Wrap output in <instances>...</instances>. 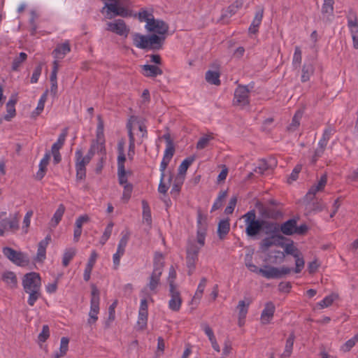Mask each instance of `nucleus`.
Listing matches in <instances>:
<instances>
[{"label":"nucleus","instance_id":"7ed1b4c3","mask_svg":"<svg viewBox=\"0 0 358 358\" xmlns=\"http://www.w3.org/2000/svg\"><path fill=\"white\" fill-rule=\"evenodd\" d=\"M133 44L140 49H155L159 50L164 41L163 36H158L157 34L143 35L139 33L132 34Z\"/></svg>","mask_w":358,"mask_h":358},{"label":"nucleus","instance_id":"e433bc0d","mask_svg":"<svg viewBox=\"0 0 358 358\" xmlns=\"http://www.w3.org/2000/svg\"><path fill=\"white\" fill-rule=\"evenodd\" d=\"M230 230L229 220L225 219L221 220L218 224L217 234L220 239H222L229 233Z\"/></svg>","mask_w":358,"mask_h":358},{"label":"nucleus","instance_id":"a18cd8bd","mask_svg":"<svg viewBox=\"0 0 358 358\" xmlns=\"http://www.w3.org/2000/svg\"><path fill=\"white\" fill-rule=\"evenodd\" d=\"M122 236L118 243L117 251L118 253L124 254L125 248L127 245L129 238V234L128 232H126L124 234H123V232L122 233Z\"/></svg>","mask_w":358,"mask_h":358},{"label":"nucleus","instance_id":"f3484780","mask_svg":"<svg viewBox=\"0 0 358 358\" xmlns=\"http://www.w3.org/2000/svg\"><path fill=\"white\" fill-rule=\"evenodd\" d=\"M275 310L274 304L272 302H267L261 314V322L264 324L269 323L273 317Z\"/></svg>","mask_w":358,"mask_h":358},{"label":"nucleus","instance_id":"c85d7f7f","mask_svg":"<svg viewBox=\"0 0 358 358\" xmlns=\"http://www.w3.org/2000/svg\"><path fill=\"white\" fill-rule=\"evenodd\" d=\"M17 99L12 96L6 103V114L4 115L3 119L6 121H10L16 115L15 104Z\"/></svg>","mask_w":358,"mask_h":358},{"label":"nucleus","instance_id":"1a4fd4ad","mask_svg":"<svg viewBox=\"0 0 358 358\" xmlns=\"http://www.w3.org/2000/svg\"><path fill=\"white\" fill-rule=\"evenodd\" d=\"M250 90L245 85H238L234 91L233 103L235 106H245L250 103Z\"/></svg>","mask_w":358,"mask_h":358},{"label":"nucleus","instance_id":"c9c22d12","mask_svg":"<svg viewBox=\"0 0 358 358\" xmlns=\"http://www.w3.org/2000/svg\"><path fill=\"white\" fill-rule=\"evenodd\" d=\"M336 129L334 127L331 125H327V127L324 129L322 136L319 141V144H323L324 145H327V143L331 136L335 134Z\"/></svg>","mask_w":358,"mask_h":358},{"label":"nucleus","instance_id":"6e6552de","mask_svg":"<svg viewBox=\"0 0 358 358\" xmlns=\"http://www.w3.org/2000/svg\"><path fill=\"white\" fill-rule=\"evenodd\" d=\"M75 159L76 178L78 180H83L86 176V166L90 162V160L88 157L83 156L81 150H77L76 151Z\"/></svg>","mask_w":358,"mask_h":358},{"label":"nucleus","instance_id":"2f4dec72","mask_svg":"<svg viewBox=\"0 0 358 358\" xmlns=\"http://www.w3.org/2000/svg\"><path fill=\"white\" fill-rule=\"evenodd\" d=\"M315 71V67L313 64L310 62H306L302 67V74L301 77V80L302 83H306L308 81L313 75Z\"/></svg>","mask_w":358,"mask_h":358},{"label":"nucleus","instance_id":"72a5a7b5","mask_svg":"<svg viewBox=\"0 0 358 358\" xmlns=\"http://www.w3.org/2000/svg\"><path fill=\"white\" fill-rule=\"evenodd\" d=\"M327 176L323 175L321 176L320 180L317 185H313L308 190L306 196L311 198V196L315 195V194L320 191H322L327 184Z\"/></svg>","mask_w":358,"mask_h":358},{"label":"nucleus","instance_id":"7c9ffc66","mask_svg":"<svg viewBox=\"0 0 358 358\" xmlns=\"http://www.w3.org/2000/svg\"><path fill=\"white\" fill-rule=\"evenodd\" d=\"M50 159V153L49 152H45L43 157L41 159L39 163V169L36 173V178L38 180H41L45 175L47 166Z\"/></svg>","mask_w":358,"mask_h":358},{"label":"nucleus","instance_id":"0e129e2a","mask_svg":"<svg viewBox=\"0 0 358 358\" xmlns=\"http://www.w3.org/2000/svg\"><path fill=\"white\" fill-rule=\"evenodd\" d=\"M294 258H295V265H296L295 268H294V272L296 273H299L303 268L304 265H305V262H304V259H303L301 254L298 255V257H294Z\"/></svg>","mask_w":358,"mask_h":358},{"label":"nucleus","instance_id":"864d4df0","mask_svg":"<svg viewBox=\"0 0 358 358\" xmlns=\"http://www.w3.org/2000/svg\"><path fill=\"white\" fill-rule=\"evenodd\" d=\"M336 295L335 294H330L327 296H325L321 301H320L317 305L321 308H324L330 306L334 301L336 299Z\"/></svg>","mask_w":358,"mask_h":358},{"label":"nucleus","instance_id":"49530a36","mask_svg":"<svg viewBox=\"0 0 358 358\" xmlns=\"http://www.w3.org/2000/svg\"><path fill=\"white\" fill-rule=\"evenodd\" d=\"M66 136L67 132L66 131H64L62 133H61L57 141L52 145L51 150L59 151L65 143Z\"/></svg>","mask_w":358,"mask_h":358},{"label":"nucleus","instance_id":"4d7b16f0","mask_svg":"<svg viewBox=\"0 0 358 358\" xmlns=\"http://www.w3.org/2000/svg\"><path fill=\"white\" fill-rule=\"evenodd\" d=\"M294 345V338L293 337H289V338L286 341L285 348L282 354V357H290L292 352V348Z\"/></svg>","mask_w":358,"mask_h":358},{"label":"nucleus","instance_id":"393cba45","mask_svg":"<svg viewBox=\"0 0 358 358\" xmlns=\"http://www.w3.org/2000/svg\"><path fill=\"white\" fill-rule=\"evenodd\" d=\"M1 280L10 289H15L17 287V278L13 271H6L1 275Z\"/></svg>","mask_w":358,"mask_h":358},{"label":"nucleus","instance_id":"de8ad7c7","mask_svg":"<svg viewBox=\"0 0 358 358\" xmlns=\"http://www.w3.org/2000/svg\"><path fill=\"white\" fill-rule=\"evenodd\" d=\"M249 305H250V302L246 303L243 300H241L238 302L237 308L239 310V313H238L239 320L245 319V317H246V315L248 313Z\"/></svg>","mask_w":358,"mask_h":358},{"label":"nucleus","instance_id":"0eeeda50","mask_svg":"<svg viewBox=\"0 0 358 358\" xmlns=\"http://www.w3.org/2000/svg\"><path fill=\"white\" fill-rule=\"evenodd\" d=\"M3 254L10 262L19 266H24L29 263L27 256L22 252H18L14 249L5 247L3 248Z\"/></svg>","mask_w":358,"mask_h":358},{"label":"nucleus","instance_id":"bf43d9fd","mask_svg":"<svg viewBox=\"0 0 358 358\" xmlns=\"http://www.w3.org/2000/svg\"><path fill=\"white\" fill-rule=\"evenodd\" d=\"M138 17L141 22H146V24L154 19L153 15L146 10H141L138 14Z\"/></svg>","mask_w":358,"mask_h":358},{"label":"nucleus","instance_id":"4c0bfd02","mask_svg":"<svg viewBox=\"0 0 358 358\" xmlns=\"http://www.w3.org/2000/svg\"><path fill=\"white\" fill-rule=\"evenodd\" d=\"M220 74L217 71H208L206 73V80L211 84L215 85H220Z\"/></svg>","mask_w":358,"mask_h":358},{"label":"nucleus","instance_id":"f704fd0d","mask_svg":"<svg viewBox=\"0 0 358 358\" xmlns=\"http://www.w3.org/2000/svg\"><path fill=\"white\" fill-rule=\"evenodd\" d=\"M195 157L194 156L185 158L178 167V178H182L184 180V176L185 175L189 166L194 162Z\"/></svg>","mask_w":358,"mask_h":358},{"label":"nucleus","instance_id":"412c9836","mask_svg":"<svg viewBox=\"0 0 358 358\" xmlns=\"http://www.w3.org/2000/svg\"><path fill=\"white\" fill-rule=\"evenodd\" d=\"M19 228L16 218L12 220L3 219L0 221V236H3L6 230H17Z\"/></svg>","mask_w":358,"mask_h":358},{"label":"nucleus","instance_id":"8fccbe9b","mask_svg":"<svg viewBox=\"0 0 358 358\" xmlns=\"http://www.w3.org/2000/svg\"><path fill=\"white\" fill-rule=\"evenodd\" d=\"M98 124L96 128V141H105L104 134H103V122L101 117L99 115L97 117Z\"/></svg>","mask_w":358,"mask_h":358},{"label":"nucleus","instance_id":"680f3d73","mask_svg":"<svg viewBox=\"0 0 358 358\" xmlns=\"http://www.w3.org/2000/svg\"><path fill=\"white\" fill-rule=\"evenodd\" d=\"M237 11L236 10V7L232 6L231 4L225 10H223L221 15V20H224L227 18L231 17L234 15Z\"/></svg>","mask_w":358,"mask_h":358},{"label":"nucleus","instance_id":"052dcab7","mask_svg":"<svg viewBox=\"0 0 358 358\" xmlns=\"http://www.w3.org/2000/svg\"><path fill=\"white\" fill-rule=\"evenodd\" d=\"M358 341V337H352L347 341L341 348V350L346 352L350 351Z\"/></svg>","mask_w":358,"mask_h":358},{"label":"nucleus","instance_id":"bb28decb","mask_svg":"<svg viewBox=\"0 0 358 358\" xmlns=\"http://www.w3.org/2000/svg\"><path fill=\"white\" fill-rule=\"evenodd\" d=\"M142 73L145 77L155 78L157 76L162 75L163 71L159 67L155 65L145 64L142 66Z\"/></svg>","mask_w":358,"mask_h":358},{"label":"nucleus","instance_id":"f257e3e1","mask_svg":"<svg viewBox=\"0 0 358 358\" xmlns=\"http://www.w3.org/2000/svg\"><path fill=\"white\" fill-rule=\"evenodd\" d=\"M196 242L189 241L186 248V264L188 268V275H192L199 259V253L201 248L205 245L207 231L206 218L201 213L197 217Z\"/></svg>","mask_w":358,"mask_h":358},{"label":"nucleus","instance_id":"6e6d98bb","mask_svg":"<svg viewBox=\"0 0 358 358\" xmlns=\"http://www.w3.org/2000/svg\"><path fill=\"white\" fill-rule=\"evenodd\" d=\"M164 178H162V176H160V182L158 187V191L161 194H166L169 188V185L172 180V176H170L168 180V183L166 184L164 181Z\"/></svg>","mask_w":358,"mask_h":358},{"label":"nucleus","instance_id":"3c124183","mask_svg":"<svg viewBox=\"0 0 358 358\" xmlns=\"http://www.w3.org/2000/svg\"><path fill=\"white\" fill-rule=\"evenodd\" d=\"M69 339L68 337H62L60 343L59 352H57L55 355H59V357H64L69 349Z\"/></svg>","mask_w":358,"mask_h":358},{"label":"nucleus","instance_id":"a19ab883","mask_svg":"<svg viewBox=\"0 0 358 358\" xmlns=\"http://www.w3.org/2000/svg\"><path fill=\"white\" fill-rule=\"evenodd\" d=\"M64 206L63 204H60L57 210L55 212L51 220V223L53 227H56L59 223L64 215Z\"/></svg>","mask_w":358,"mask_h":358},{"label":"nucleus","instance_id":"603ef678","mask_svg":"<svg viewBox=\"0 0 358 358\" xmlns=\"http://www.w3.org/2000/svg\"><path fill=\"white\" fill-rule=\"evenodd\" d=\"M27 58V55L25 52H20L19 56L15 57L12 64V69L13 71H17L20 64L24 62Z\"/></svg>","mask_w":358,"mask_h":358},{"label":"nucleus","instance_id":"5701e85b","mask_svg":"<svg viewBox=\"0 0 358 358\" xmlns=\"http://www.w3.org/2000/svg\"><path fill=\"white\" fill-rule=\"evenodd\" d=\"M334 3L324 1L322 6V20L325 22H331L334 18Z\"/></svg>","mask_w":358,"mask_h":358},{"label":"nucleus","instance_id":"13d9d810","mask_svg":"<svg viewBox=\"0 0 358 358\" xmlns=\"http://www.w3.org/2000/svg\"><path fill=\"white\" fill-rule=\"evenodd\" d=\"M123 188H124V190H123V193H122V199L124 201L127 202L131 196V193L133 191V185L131 183L126 184L125 185L123 186Z\"/></svg>","mask_w":358,"mask_h":358},{"label":"nucleus","instance_id":"e2e57ef3","mask_svg":"<svg viewBox=\"0 0 358 358\" xmlns=\"http://www.w3.org/2000/svg\"><path fill=\"white\" fill-rule=\"evenodd\" d=\"M326 148L327 146L323 144H317V148H316L315 153L313 156V163L316 162L317 159L323 155Z\"/></svg>","mask_w":358,"mask_h":358},{"label":"nucleus","instance_id":"4be33fe9","mask_svg":"<svg viewBox=\"0 0 358 358\" xmlns=\"http://www.w3.org/2000/svg\"><path fill=\"white\" fill-rule=\"evenodd\" d=\"M285 238H278L276 236H268L267 237L262 239V241L260 243V247L262 250H266L270 247L273 245L275 246H282L283 243H281L280 241L285 240Z\"/></svg>","mask_w":358,"mask_h":358},{"label":"nucleus","instance_id":"58836bf2","mask_svg":"<svg viewBox=\"0 0 358 358\" xmlns=\"http://www.w3.org/2000/svg\"><path fill=\"white\" fill-rule=\"evenodd\" d=\"M142 208H143V220L148 225H151L152 224V216L151 211L148 203L143 200L142 201Z\"/></svg>","mask_w":358,"mask_h":358},{"label":"nucleus","instance_id":"5fc2aeb1","mask_svg":"<svg viewBox=\"0 0 358 358\" xmlns=\"http://www.w3.org/2000/svg\"><path fill=\"white\" fill-rule=\"evenodd\" d=\"M302 60V52L299 47H296L293 55L292 64L297 68L300 66Z\"/></svg>","mask_w":358,"mask_h":358},{"label":"nucleus","instance_id":"a211bd4d","mask_svg":"<svg viewBox=\"0 0 358 358\" xmlns=\"http://www.w3.org/2000/svg\"><path fill=\"white\" fill-rule=\"evenodd\" d=\"M296 220L289 219L287 221L280 225V233L286 236H291L295 234L296 229Z\"/></svg>","mask_w":358,"mask_h":358},{"label":"nucleus","instance_id":"ddd939ff","mask_svg":"<svg viewBox=\"0 0 358 358\" xmlns=\"http://www.w3.org/2000/svg\"><path fill=\"white\" fill-rule=\"evenodd\" d=\"M259 213L266 219L278 220L283 216L282 208L280 206H262L259 208Z\"/></svg>","mask_w":358,"mask_h":358},{"label":"nucleus","instance_id":"f8f14e48","mask_svg":"<svg viewBox=\"0 0 358 358\" xmlns=\"http://www.w3.org/2000/svg\"><path fill=\"white\" fill-rule=\"evenodd\" d=\"M169 295L171 299L169 301V308L172 311H178L180 309L182 300L180 292L175 285H171Z\"/></svg>","mask_w":358,"mask_h":358},{"label":"nucleus","instance_id":"c756f323","mask_svg":"<svg viewBox=\"0 0 358 358\" xmlns=\"http://www.w3.org/2000/svg\"><path fill=\"white\" fill-rule=\"evenodd\" d=\"M50 240V238L49 236H47L45 238V239H43L39 242L35 261L43 262L45 259L46 248L48 245V242Z\"/></svg>","mask_w":358,"mask_h":358},{"label":"nucleus","instance_id":"9b49d317","mask_svg":"<svg viewBox=\"0 0 358 358\" xmlns=\"http://www.w3.org/2000/svg\"><path fill=\"white\" fill-rule=\"evenodd\" d=\"M106 30L115 33L119 36L127 37L129 33V29L126 25L124 21L121 19L115 20L113 22H108L106 24Z\"/></svg>","mask_w":358,"mask_h":358},{"label":"nucleus","instance_id":"9d476101","mask_svg":"<svg viewBox=\"0 0 358 358\" xmlns=\"http://www.w3.org/2000/svg\"><path fill=\"white\" fill-rule=\"evenodd\" d=\"M145 29L149 32H153L154 34H157L158 36H163L166 38V34L169 31V25L162 20L153 19L148 22L145 24Z\"/></svg>","mask_w":358,"mask_h":358},{"label":"nucleus","instance_id":"37998d69","mask_svg":"<svg viewBox=\"0 0 358 358\" xmlns=\"http://www.w3.org/2000/svg\"><path fill=\"white\" fill-rule=\"evenodd\" d=\"M303 116L301 110H297L292 117V122L288 126L289 131H295L300 124V120Z\"/></svg>","mask_w":358,"mask_h":358},{"label":"nucleus","instance_id":"6ab92c4d","mask_svg":"<svg viewBox=\"0 0 358 358\" xmlns=\"http://www.w3.org/2000/svg\"><path fill=\"white\" fill-rule=\"evenodd\" d=\"M259 274L267 279L280 278L278 268L270 265H264L259 270Z\"/></svg>","mask_w":358,"mask_h":358},{"label":"nucleus","instance_id":"09e8293b","mask_svg":"<svg viewBox=\"0 0 358 358\" xmlns=\"http://www.w3.org/2000/svg\"><path fill=\"white\" fill-rule=\"evenodd\" d=\"M227 193L226 191L220 192L217 199H215L213 206L212 211L220 209L222 206L223 201L226 198Z\"/></svg>","mask_w":358,"mask_h":358},{"label":"nucleus","instance_id":"79ce46f5","mask_svg":"<svg viewBox=\"0 0 358 358\" xmlns=\"http://www.w3.org/2000/svg\"><path fill=\"white\" fill-rule=\"evenodd\" d=\"M206 283L207 279L204 277L202 278L200 280V282L198 285L197 289L192 299V301H196V300L199 301L201 299L203 293L206 286Z\"/></svg>","mask_w":358,"mask_h":358},{"label":"nucleus","instance_id":"2eb2a0df","mask_svg":"<svg viewBox=\"0 0 358 358\" xmlns=\"http://www.w3.org/2000/svg\"><path fill=\"white\" fill-rule=\"evenodd\" d=\"M71 52V45L69 41L66 40L64 43L58 44L55 50L52 51V55L55 60L59 62Z\"/></svg>","mask_w":358,"mask_h":358},{"label":"nucleus","instance_id":"cd10ccee","mask_svg":"<svg viewBox=\"0 0 358 358\" xmlns=\"http://www.w3.org/2000/svg\"><path fill=\"white\" fill-rule=\"evenodd\" d=\"M99 290L94 285H92L90 300V310H93V312H99Z\"/></svg>","mask_w":358,"mask_h":358},{"label":"nucleus","instance_id":"a878e982","mask_svg":"<svg viewBox=\"0 0 358 358\" xmlns=\"http://www.w3.org/2000/svg\"><path fill=\"white\" fill-rule=\"evenodd\" d=\"M97 257L98 255L96 252L95 250L92 251L83 274V278L86 282L89 281L90 279L91 272L96 263Z\"/></svg>","mask_w":358,"mask_h":358},{"label":"nucleus","instance_id":"20e7f679","mask_svg":"<svg viewBox=\"0 0 358 358\" xmlns=\"http://www.w3.org/2000/svg\"><path fill=\"white\" fill-rule=\"evenodd\" d=\"M163 256L161 253H156L154 259V269L150 277L148 288L150 292L157 293V288L160 282V278L162 274L164 266Z\"/></svg>","mask_w":358,"mask_h":358},{"label":"nucleus","instance_id":"39448f33","mask_svg":"<svg viewBox=\"0 0 358 358\" xmlns=\"http://www.w3.org/2000/svg\"><path fill=\"white\" fill-rule=\"evenodd\" d=\"M125 141L121 138L117 143V176L118 181L120 185L124 186L126 184H130L127 182V172L125 171L124 162L126 161V156L124 154Z\"/></svg>","mask_w":358,"mask_h":358},{"label":"nucleus","instance_id":"dca6fc26","mask_svg":"<svg viewBox=\"0 0 358 358\" xmlns=\"http://www.w3.org/2000/svg\"><path fill=\"white\" fill-rule=\"evenodd\" d=\"M348 27L352 38L353 47L358 49V22L355 16H348Z\"/></svg>","mask_w":358,"mask_h":358},{"label":"nucleus","instance_id":"b1692460","mask_svg":"<svg viewBox=\"0 0 358 358\" xmlns=\"http://www.w3.org/2000/svg\"><path fill=\"white\" fill-rule=\"evenodd\" d=\"M262 229V220H252L246 225L245 232L248 236L252 237L257 235Z\"/></svg>","mask_w":358,"mask_h":358},{"label":"nucleus","instance_id":"338daca9","mask_svg":"<svg viewBox=\"0 0 358 358\" xmlns=\"http://www.w3.org/2000/svg\"><path fill=\"white\" fill-rule=\"evenodd\" d=\"M91 145L94 146L96 152L106 153L105 141H94Z\"/></svg>","mask_w":358,"mask_h":358},{"label":"nucleus","instance_id":"69168bd1","mask_svg":"<svg viewBox=\"0 0 358 358\" xmlns=\"http://www.w3.org/2000/svg\"><path fill=\"white\" fill-rule=\"evenodd\" d=\"M148 321V313H140L138 312V317L137 324L140 329L144 328L147 324Z\"/></svg>","mask_w":358,"mask_h":358},{"label":"nucleus","instance_id":"ea45409f","mask_svg":"<svg viewBox=\"0 0 358 358\" xmlns=\"http://www.w3.org/2000/svg\"><path fill=\"white\" fill-rule=\"evenodd\" d=\"M76 254V250L73 248H66L62 257V265L66 267Z\"/></svg>","mask_w":358,"mask_h":358},{"label":"nucleus","instance_id":"473e14b6","mask_svg":"<svg viewBox=\"0 0 358 358\" xmlns=\"http://www.w3.org/2000/svg\"><path fill=\"white\" fill-rule=\"evenodd\" d=\"M163 138L166 140V149L163 157L171 160L174 153L175 147L169 134H164Z\"/></svg>","mask_w":358,"mask_h":358},{"label":"nucleus","instance_id":"c03bdc74","mask_svg":"<svg viewBox=\"0 0 358 358\" xmlns=\"http://www.w3.org/2000/svg\"><path fill=\"white\" fill-rule=\"evenodd\" d=\"M282 247H284L285 253L287 255H290L294 257H298V255H301V252L294 246L292 241L289 243L283 244Z\"/></svg>","mask_w":358,"mask_h":358},{"label":"nucleus","instance_id":"423d86ee","mask_svg":"<svg viewBox=\"0 0 358 358\" xmlns=\"http://www.w3.org/2000/svg\"><path fill=\"white\" fill-rule=\"evenodd\" d=\"M111 3H106L104 7L103 8L102 12L105 8L106 10V18L112 19L115 16H121V17H127L129 15V10L118 4V1L117 0L110 1Z\"/></svg>","mask_w":358,"mask_h":358},{"label":"nucleus","instance_id":"4468645a","mask_svg":"<svg viewBox=\"0 0 358 358\" xmlns=\"http://www.w3.org/2000/svg\"><path fill=\"white\" fill-rule=\"evenodd\" d=\"M262 229L267 236H276L278 238H285L280 234V225L276 222L262 220Z\"/></svg>","mask_w":358,"mask_h":358},{"label":"nucleus","instance_id":"aec40b11","mask_svg":"<svg viewBox=\"0 0 358 358\" xmlns=\"http://www.w3.org/2000/svg\"><path fill=\"white\" fill-rule=\"evenodd\" d=\"M264 15V9L262 8H259L254 17L253 20L250 26L249 27L248 31L250 34H257L259 31V27L262 23Z\"/></svg>","mask_w":358,"mask_h":358},{"label":"nucleus","instance_id":"f03ea898","mask_svg":"<svg viewBox=\"0 0 358 358\" xmlns=\"http://www.w3.org/2000/svg\"><path fill=\"white\" fill-rule=\"evenodd\" d=\"M22 284L24 292L29 294L27 303L33 306L41 296V278L39 273L31 272L25 274Z\"/></svg>","mask_w":358,"mask_h":358},{"label":"nucleus","instance_id":"774afa93","mask_svg":"<svg viewBox=\"0 0 358 358\" xmlns=\"http://www.w3.org/2000/svg\"><path fill=\"white\" fill-rule=\"evenodd\" d=\"M212 138H213L210 136H205L201 137L196 143V148L198 150H202L205 148Z\"/></svg>","mask_w":358,"mask_h":358}]
</instances>
